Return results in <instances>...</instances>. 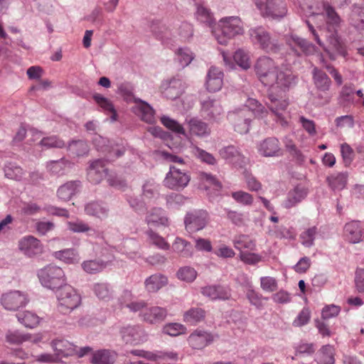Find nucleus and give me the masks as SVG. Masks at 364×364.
<instances>
[{
    "instance_id": "nucleus-2",
    "label": "nucleus",
    "mask_w": 364,
    "mask_h": 364,
    "mask_svg": "<svg viewBox=\"0 0 364 364\" xmlns=\"http://www.w3.org/2000/svg\"><path fill=\"white\" fill-rule=\"evenodd\" d=\"M38 277L43 286L55 289L65 284L66 278L62 268L55 265H48L40 269Z\"/></svg>"
},
{
    "instance_id": "nucleus-44",
    "label": "nucleus",
    "mask_w": 364,
    "mask_h": 364,
    "mask_svg": "<svg viewBox=\"0 0 364 364\" xmlns=\"http://www.w3.org/2000/svg\"><path fill=\"white\" fill-rule=\"evenodd\" d=\"M355 90L352 86L344 85L339 94L338 104L343 107H348L353 104L355 99Z\"/></svg>"
},
{
    "instance_id": "nucleus-33",
    "label": "nucleus",
    "mask_w": 364,
    "mask_h": 364,
    "mask_svg": "<svg viewBox=\"0 0 364 364\" xmlns=\"http://www.w3.org/2000/svg\"><path fill=\"white\" fill-rule=\"evenodd\" d=\"M188 125L191 134L204 137L210 133L208 124L197 117L191 118L188 121Z\"/></svg>"
},
{
    "instance_id": "nucleus-42",
    "label": "nucleus",
    "mask_w": 364,
    "mask_h": 364,
    "mask_svg": "<svg viewBox=\"0 0 364 364\" xmlns=\"http://www.w3.org/2000/svg\"><path fill=\"white\" fill-rule=\"evenodd\" d=\"M16 317L18 321L26 328H35L40 322V318L35 313L28 311L17 314Z\"/></svg>"
},
{
    "instance_id": "nucleus-48",
    "label": "nucleus",
    "mask_w": 364,
    "mask_h": 364,
    "mask_svg": "<svg viewBox=\"0 0 364 364\" xmlns=\"http://www.w3.org/2000/svg\"><path fill=\"white\" fill-rule=\"evenodd\" d=\"M68 149L70 153L77 156H83L88 154L89 146L82 140L72 141L68 146Z\"/></svg>"
},
{
    "instance_id": "nucleus-15",
    "label": "nucleus",
    "mask_w": 364,
    "mask_h": 364,
    "mask_svg": "<svg viewBox=\"0 0 364 364\" xmlns=\"http://www.w3.org/2000/svg\"><path fill=\"white\" fill-rule=\"evenodd\" d=\"M27 298L25 294L18 291H14L2 294L1 303L5 309L16 311L27 304Z\"/></svg>"
},
{
    "instance_id": "nucleus-35",
    "label": "nucleus",
    "mask_w": 364,
    "mask_h": 364,
    "mask_svg": "<svg viewBox=\"0 0 364 364\" xmlns=\"http://www.w3.org/2000/svg\"><path fill=\"white\" fill-rule=\"evenodd\" d=\"M167 283V277L161 274H152L144 282L145 287L149 292H156Z\"/></svg>"
},
{
    "instance_id": "nucleus-25",
    "label": "nucleus",
    "mask_w": 364,
    "mask_h": 364,
    "mask_svg": "<svg viewBox=\"0 0 364 364\" xmlns=\"http://www.w3.org/2000/svg\"><path fill=\"white\" fill-rule=\"evenodd\" d=\"M259 151L264 156H275L281 154L279 142L275 137H269L260 143Z\"/></svg>"
},
{
    "instance_id": "nucleus-40",
    "label": "nucleus",
    "mask_w": 364,
    "mask_h": 364,
    "mask_svg": "<svg viewBox=\"0 0 364 364\" xmlns=\"http://www.w3.org/2000/svg\"><path fill=\"white\" fill-rule=\"evenodd\" d=\"M74 164L70 161L62 158L59 160L51 161L47 165L48 170L54 175H63L66 168H71Z\"/></svg>"
},
{
    "instance_id": "nucleus-3",
    "label": "nucleus",
    "mask_w": 364,
    "mask_h": 364,
    "mask_svg": "<svg viewBox=\"0 0 364 364\" xmlns=\"http://www.w3.org/2000/svg\"><path fill=\"white\" fill-rule=\"evenodd\" d=\"M252 41L267 53H276L280 50L278 39L271 36L264 28L258 26L249 31Z\"/></svg>"
},
{
    "instance_id": "nucleus-64",
    "label": "nucleus",
    "mask_w": 364,
    "mask_h": 364,
    "mask_svg": "<svg viewBox=\"0 0 364 364\" xmlns=\"http://www.w3.org/2000/svg\"><path fill=\"white\" fill-rule=\"evenodd\" d=\"M185 327L177 323L166 324L163 328V332L171 336H177L183 333Z\"/></svg>"
},
{
    "instance_id": "nucleus-20",
    "label": "nucleus",
    "mask_w": 364,
    "mask_h": 364,
    "mask_svg": "<svg viewBox=\"0 0 364 364\" xmlns=\"http://www.w3.org/2000/svg\"><path fill=\"white\" fill-rule=\"evenodd\" d=\"M348 22L350 26L356 31H364V7L357 4H353L350 8V12L348 15Z\"/></svg>"
},
{
    "instance_id": "nucleus-31",
    "label": "nucleus",
    "mask_w": 364,
    "mask_h": 364,
    "mask_svg": "<svg viewBox=\"0 0 364 364\" xmlns=\"http://www.w3.org/2000/svg\"><path fill=\"white\" fill-rule=\"evenodd\" d=\"M122 340L131 345H136L142 341L140 335V328L137 326H127L120 329Z\"/></svg>"
},
{
    "instance_id": "nucleus-39",
    "label": "nucleus",
    "mask_w": 364,
    "mask_h": 364,
    "mask_svg": "<svg viewBox=\"0 0 364 364\" xmlns=\"http://www.w3.org/2000/svg\"><path fill=\"white\" fill-rule=\"evenodd\" d=\"M315 361L318 364H334L333 347L328 344L322 346L317 353Z\"/></svg>"
},
{
    "instance_id": "nucleus-10",
    "label": "nucleus",
    "mask_w": 364,
    "mask_h": 364,
    "mask_svg": "<svg viewBox=\"0 0 364 364\" xmlns=\"http://www.w3.org/2000/svg\"><path fill=\"white\" fill-rule=\"evenodd\" d=\"M209 215L206 210H196L188 213L184 218L186 230L193 233L203 230L207 225Z\"/></svg>"
},
{
    "instance_id": "nucleus-54",
    "label": "nucleus",
    "mask_w": 364,
    "mask_h": 364,
    "mask_svg": "<svg viewBox=\"0 0 364 364\" xmlns=\"http://www.w3.org/2000/svg\"><path fill=\"white\" fill-rule=\"evenodd\" d=\"M176 54L177 59L182 68L188 65L194 58L193 53L188 48H178Z\"/></svg>"
},
{
    "instance_id": "nucleus-4",
    "label": "nucleus",
    "mask_w": 364,
    "mask_h": 364,
    "mask_svg": "<svg viewBox=\"0 0 364 364\" xmlns=\"http://www.w3.org/2000/svg\"><path fill=\"white\" fill-rule=\"evenodd\" d=\"M267 98V101L265 102V105L274 115L275 120L282 126L287 125V121L284 116V112L289 105V100L282 95L274 92L272 89L268 90Z\"/></svg>"
},
{
    "instance_id": "nucleus-11",
    "label": "nucleus",
    "mask_w": 364,
    "mask_h": 364,
    "mask_svg": "<svg viewBox=\"0 0 364 364\" xmlns=\"http://www.w3.org/2000/svg\"><path fill=\"white\" fill-rule=\"evenodd\" d=\"M251 112L247 107L230 112L228 114V118L233 124L235 130L238 133L243 134L249 132L250 126Z\"/></svg>"
},
{
    "instance_id": "nucleus-58",
    "label": "nucleus",
    "mask_w": 364,
    "mask_h": 364,
    "mask_svg": "<svg viewBox=\"0 0 364 364\" xmlns=\"http://www.w3.org/2000/svg\"><path fill=\"white\" fill-rule=\"evenodd\" d=\"M234 60L243 70H247L250 68V61L248 55L242 50H237L234 55Z\"/></svg>"
},
{
    "instance_id": "nucleus-61",
    "label": "nucleus",
    "mask_w": 364,
    "mask_h": 364,
    "mask_svg": "<svg viewBox=\"0 0 364 364\" xmlns=\"http://www.w3.org/2000/svg\"><path fill=\"white\" fill-rule=\"evenodd\" d=\"M234 246L240 250L242 249L253 250L255 245L247 236L241 235L234 240Z\"/></svg>"
},
{
    "instance_id": "nucleus-62",
    "label": "nucleus",
    "mask_w": 364,
    "mask_h": 364,
    "mask_svg": "<svg viewBox=\"0 0 364 364\" xmlns=\"http://www.w3.org/2000/svg\"><path fill=\"white\" fill-rule=\"evenodd\" d=\"M328 40L336 51L340 54L344 55L345 49L343 44L336 31H333V32L328 36Z\"/></svg>"
},
{
    "instance_id": "nucleus-9",
    "label": "nucleus",
    "mask_w": 364,
    "mask_h": 364,
    "mask_svg": "<svg viewBox=\"0 0 364 364\" xmlns=\"http://www.w3.org/2000/svg\"><path fill=\"white\" fill-rule=\"evenodd\" d=\"M200 112L201 116L210 122H219L224 115L220 101L210 97L200 101Z\"/></svg>"
},
{
    "instance_id": "nucleus-55",
    "label": "nucleus",
    "mask_w": 364,
    "mask_h": 364,
    "mask_svg": "<svg viewBox=\"0 0 364 364\" xmlns=\"http://www.w3.org/2000/svg\"><path fill=\"white\" fill-rule=\"evenodd\" d=\"M39 144L46 149L51 148L61 149L65 146V142L56 136L43 137Z\"/></svg>"
},
{
    "instance_id": "nucleus-50",
    "label": "nucleus",
    "mask_w": 364,
    "mask_h": 364,
    "mask_svg": "<svg viewBox=\"0 0 364 364\" xmlns=\"http://www.w3.org/2000/svg\"><path fill=\"white\" fill-rule=\"evenodd\" d=\"M95 294L102 300L108 301L112 296V290L107 283H97L93 286Z\"/></svg>"
},
{
    "instance_id": "nucleus-26",
    "label": "nucleus",
    "mask_w": 364,
    "mask_h": 364,
    "mask_svg": "<svg viewBox=\"0 0 364 364\" xmlns=\"http://www.w3.org/2000/svg\"><path fill=\"white\" fill-rule=\"evenodd\" d=\"M324 0H301L302 11L309 16H314L323 14Z\"/></svg>"
},
{
    "instance_id": "nucleus-60",
    "label": "nucleus",
    "mask_w": 364,
    "mask_h": 364,
    "mask_svg": "<svg viewBox=\"0 0 364 364\" xmlns=\"http://www.w3.org/2000/svg\"><path fill=\"white\" fill-rule=\"evenodd\" d=\"M5 176L8 178L20 181L23 177V169L16 166H7L4 168Z\"/></svg>"
},
{
    "instance_id": "nucleus-43",
    "label": "nucleus",
    "mask_w": 364,
    "mask_h": 364,
    "mask_svg": "<svg viewBox=\"0 0 364 364\" xmlns=\"http://www.w3.org/2000/svg\"><path fill=\"white\" fill-rule=\"evenodd\" d=\"M145 235H146V240L149 244L161 250H166L169 249L170 246L165 239L157 232H154L151 228L146 230Z\"/></svg>"
},
{
    "instance_id": "nucleus-34",
    "label": "nucleus",
    "mask_w": 364,
    "mask_h": 364,
    "mask_svg": "<svg viewBox=\"0 0 364 364\" xmlns=\"http://www.w3.org/2000/svg\"><path fill=\"white\" fill-rule=\"evenodd\" d=\"M117 353L107 349L98 350L94 352L91 358L92 364H113Z\"/></svg>"
},
{
    "instance_id": "nucleus-38",
    "label": "nucleus",
    "mask_w": 364,
    "mask_h": 364,
    "mask_svg": "<svg viewBox=\"0 0 364 364\" xmlns=\"http://www.w3.org/2000/svg\"><path fill=\"white\" fill-rule=\"evenodd\" d=\"M86 214L95 216L99 218H105L108 215L109 209L103 203L98 202L88 203L85 207Z\"/></svg>"
},
{
    "instance_id": "nucleus-45",
    "label": "nucleus",
    "mask_w": 364,
    "mask_h": 364,
    "mask_svg": "<svg viewBox=\"0 0 364 364\" xmlns=\"http://www.w3.org/2000/svg\"><path fill=\"white\" fill-rule=\"evenodd\" d=\"M173 249L185 257H191L193 253L192 245L181 237H176L173 244Z\"/></svg>"
},
{
    "instance_id": "nucleus-46",
    "label": "nucleus",
    "mask_w": 364,
    "mask_h": 364,
    "mask_svg": "<svg viewBox=\"0 0 364 364\" xmlns=\"http://www.w3.org/2000/svg\"><path fill=\"white\" fill-rule=\"evenodd\" d=\"M183 316L186 322L195 325L204 320L205 312L201 308H192L186 311Z\"/></svg>"
},
{
    "instance_id": "nucleus-23",
    "label": "nucleus",
    "mask_w": 364,
    "mask_h": 364,
    "mask_svg": "<svg viewBox=\"0 0 364 364\" xmlns=\"http://www.w3.org/2000/svg\"><path fill=\"white\" fill-rule=\"evenodd\" d=\"M81 185V181L79 180L66 182L58 189L57 196L58 198L63 201L70 200L79 191Z\"/></svg>"
},
{
    "instance_id": "nucleus-49",
    "label": "nucleus",
    "mask_w": 364,
    "mask_h": 364,
    "mask_svg": "<svg viewBox=\"0 0 364 364\" xmlns=\"http://www.w3.org/2000/svg\"><path fill=\"white\" fill-rule=\"evenodd\" d=\"M245 285L250 289L246 293V296L250 303L257 309H261L263 306L262 296L252 289V283L249 279H245Z\"/></svg>"
},
{
    "instance_id": "nucleus-27",
    "label": "nucleus",
    "mask_w": 364,
    "mask_h": 364,
    "mask_svg": "<svg viewBox=\"0 0 364 364\" xmlns=\"http://www.w3.org/2000/svg\"><path fill=\"white\" fill-rule=\"evenodd\" d=\"M52 347L58 358L71 356L76 353V346L66 340H54L52 341Z\"/></svg>"
},
{
    "instance_id": "nucleus-12",
    "label": "nucleus",
    "mask_w": 364,
    "mask_h": 364,
    "mask_svg": "<svg viewBox=\"0 0 364 364\" xmlns=\"http://www.w3.org/2000/svg\"><path fill=\"white\" fill-rule=\"evenodd\" d=\"M286 41L287 44L297 56L313 55L316 52V48L313 43L297 35H290Z\"/></svg>"
},
{
    "instance_id": "nucleus-56",
    "label": "nucleus",
    "mask_w": 364,
    "mask_h": 364,
    "mask_svg": "<svg viewBox=\"0 0 364 364\" xmlns=\"http://www.w3.org/2000/svg\"><path fill=\"white\" fill-rule=\"evenodd\" d=\"M161 122L164 126H165L168 129L172 132L180 134H185V130L181 124H180L177 121L170 118L169 117L164 116L161 118Z\"/></svg>"
},
{
    "instance_id": "nucleus-1",
    "label": "nucleus",
    "mask_w": 364,
    "mask_h": 364,
    "mask_svg": "<svg viewBox=\"0 0 364 364\" xmlns=\"http://www.w3.org/2000/svg\"><path fill=\"white\" fill-rule=\"evenodd\" d=\"M243 28L237 16L225 17L220 20L218 27L213 31V35L221 45H226L229 40L242 34Z\"/></svg>"
},
{
    "instance_id": "nucleus-21",
    "label": "nucleus",
    "mask_w": 364,
    "mask_h": 364,
    "mask_svg": "<svg viewBox=\"0 0 364 364\" xmlns=\"http://www.w3.org/2000/svg\"><path fill=\"white\" fill-rule=\"evenodd\" d=\"M19 249L28 256H33L41 253L43 250L41 242L33 236L23 237L19 241Z\"/></svg>"
},
{
    "instance_id": "nucleus-14",
    "label": "nucleus",
    "mask_w": 364,
    "mask_h": 364,
    "mask_svg": "<svg viewBox=\"0 0 364 364\" xmlns=\"http://www.w3.org/2000/svg\"><path fill=\"white\" fill-rule=\"evenodd\" d=\"M107 168H106V161L104 159H99L90 162L87 170L88 180L94 183H100L104 178L107 176Z\"/></svg>"
},
{
    "instance_id": "nucleus-52",
    "label": "nucleus",
    "mask_w": 364,
    "mask_h": 364,
    "mask_svg": "<svg viewBox=\"0 0 364 364\" xmlns=\"http://www.w3.org/2000/svg\"><path fill=\"white\" fill-rule=\"evenodd\" d=\"M176 275L182 281L192 282L197 277V272L191 267L185 266L178 270Z\"/></svg>"
},
{
    "instance_id": "nucleus-18",
    "label": "nucleus",
    "mask_w": 364,
    "mask_h": 364,
    "mask_svg": "<svg viewBox=\"0 0 364 364\" xmlns=\"http://www.w3.org/2000/svg\"><path fill=\"white\" fill-rule=\"evenodd\" d=\"M223 73L218 68L211 66L207 74L206 88L209 92L219 91L223 84Z\"/></svg>"
},
{
    "instance_id": "nucleus-59",
    "label": "nucleus",
    "mask_w": 364,
    "mask_h": 364,
    "mask_svg": "<svg viewBox=\"0 0 364 364\" xmlns=\"http://www.w3.org/2000/svg\"><path fill=\"white\" fill-rule=\"evenodd\" d=\"M55 257L68 264L74 263L76 260V253L73 249L57 251L55 252Z\"/></svg>"
},
{
    "instance_id": "nucleus-19",
    "label": "nucleus",
    "mask_w": 364,
    "mask_h": 364,
    "mask_svg": "<svg viewBox=\"0 0 364 364\" xmlns=\"http://www.w3.org/2000/svg\"><path fill=\"white\" fill-rule=\"evenodd\" d=\"M167 315L166 309L160 306H151L146 308L144 311L139 314L141 319L151 324H155L163 321Z\"/></svg>"
},
{
    "instance_id": "nucleus-7",
    "label": "nucleus",
    "mask_w": 364,
    "mask_h": 364,
    "mask_svg": "<svg viewBox=\"0 0 364 364\" xmlns=\"http://www.w3.org/2000/svg\"><path fill=\"white\" fill-rule=\"evenodd\" d=\"M256 6L264 16L274 20H280L287 14V4L284 0H257Z\"/></svg>"
},
{
    "instance_id": "nucleus-51",
    "label": "nucleus",
    "mask_w": 364,
    "mask_h": 364,
    "mask_svg": "<svg viewBox=\"0 0 364 364\" xmlns=\"http://www.w3.org/2000/svg\"><path fill=\"white\" fill-rule=\"evenodd\" d=\"M196 15L198 21L209 26H211L214 23L212 13L203 6H198Z\"/></svg>"
},
{
    "instance_id": "nucleus-6",
    "label": "nucleus",
    "mask_w": 364,
    "mask_h": 364,
    "mask_svg": "<svg viewBox=\"0 0 364 364\" xmlns=\"http://www.w3.org/2000/svg\"><path fill=\"white\" fill-rule=\"evenodd\" d=\"M58 310L66 314L77 306L81 303V297L75 289L70 285L65 284L59 290L58 295Z\"/></svg>"
},
{
    "instance_id": "nucleus-36",
    "label": "nucleus",
    "mask_w": 364,
    "mask_h": 364,
    "mask_svg": "<svg viewBox=\"0 0 364 364\" xmlns=\"http://www.w3.org/2000/svg\"><path fill=\"white\" fill-rule=\"evenodd\" d=\"M219 154L223 159L234 164H240L243 161V156L238 149L232 145L222 148Z\"/></svg>"
},
{
    "instance_id": "nucleus-28",
    "label": "nucleus",
    "mask_w": 364,
    "mask_h": 364,
    "mask_svg": "<svg viewBox=\"0 0 364 364\" xmlns=\"http://www.w3.org/2000/svg\"><path fill=\"white\" fill-rule=\"evenodd\" d=\"M311 74L314 84L317 90L326 92L330 89L331 80L323 70L314 67Z\"/></svg>"
},
{
    "instance_id": "nucleus-32",
    "label": "nucleus",
    "mask_w": 364,
    "mask_h": 364,
    "mask_svg": "<svg viewBox=\"0 0 364 364\" xmlns=\"http://www.w3.org/2000/svg\"><path fill=\"white\" fill-rule=\"evenodd\" d=\"M134 101L139 102V105L134 107L136 114H137L142 121L148 124L154 123L155 117L153 108L148 103L141 100L136 99Z\"/></svg>"
},
{
    "instance_id": "nucleus-8",
    "label": "nucleus",
    "mask_w": 364,
    "mask_h": 364,
    "mask_svg": "<svg viewBox=\"0 0 364 364\" xmlns=\"http://www.w3.org/2000/svg\"><path fill=\"white\" fill-rule=\"evenodd\" d=\"M191 180L188 171L182 170L176 166H170L169 171L164 180V185L173 191H181L186 188Z\"/></svg>"
},
{
    "instance_id": "nucleus-41",
    "label": "nucleus",
    "mask_w": 364,
    "mask_h": 364,
    "mask_svg": "<svg viewBox=\"0 0 364 364\" xmlns=\"http://www.w3.org/2000/svg\"><path fill=\"white\" fill-rule=\"evenodd\" d=\"M108 264L107 262H105L101 259H90L84 261L82 263V268L88 274H97L105 269Z\"/></svg>"
},
{
    "instance_id": "nucleus-63",
    "label": "nucleus",
    "mask_w": 364,
    "mask_h": 364,
    "mask_svg": "<svg viewBox=\"0 0 364 364\" xmlns=\"http://www.w3.org/2000/svg\"><path fill=\"white\" fill-rule=\"evenodd\" d=\"M260 286L264 291L273 292L277 289V280L272 277H262L260 278Z\"/></svg>"
},
{
    "instance_id": "nucleus-53",
    "label": "nucleus",
    "mask_w": 364,
    "mask_h": 364,
    "mask_svg": "<svg viewBox=\"0 0 364 364\" xmlns=\"http://www.w3.org/2000/svg\"><path fill=\"white\" fill-rule=\"evenodd\" d=\"M95 102L105 110L112 113V119L116 120L117 113L112 102L107 98L100 94H95L93 96Z\"/></svg>"
},
{
    "instance_id": "nucleus-37",
    "label": "nucleus",
    "mask_w": 364,
    "mask_h": 364,
    "mask_svg": "<svg viewBox=\"0 0 364 364\" xmlns=\"http://www.w3.org/2000/svg\"><path fill=\"white\" fill-rule=\"evenodd\" d=\"M348 177L347 172L337 173L327 176L326 181L333 191H341L346 186Z\"/></svg>"
},
{
    "instance_id": "nucleus-29",
    "label": "nucleus",
    "mask_w": 364,
    "mask_h": 364,
    "mask_svg": "<svg viewBox=\"0 0 364 364\" xmlns=\"http://www.w3.org/2000/svg\"><path fill=\"white\" fill-rule=\"evenodd\" d=\"M145 222L151 226L167 225L168 218L162 208H153L146 213Z\"/></svg>"
},
{
    "instance_id": "nucleus-57",
    "label": "nucleus",
    "mask_w": 364,
    "mask_h": 364,
    "mask_svg": "<svg viewBox=\"0 0 364 364\" xmlns=\"http://www.w3.org/2000/svg\"><path fill=\"white\" fill-rule=\"evenodd\" d=\"M317 234V228L316 226L308 228L300 235L301 243L307 247H310L314 245L315 236Z\"/></svg>"
},
{
    "instance_id": "nucleus-47",
    "label": "nucleus",
    "mask_w": 364,
    "mask_h": 364,
    "mask_svg": "<svg viewBox=\"0 0 364 364\" xmlns=\"http://www.w3.org/2000/svg\"><path fill=\"white\" fill-rule=\"evenodd\" d=\"M5 338L6 342L12 345H19L31 338L28 333H23L18 330H8Z\"/></svg>"
},
{
    "instance_id": "nucleus-13",
    "label": "nucleus",
    "mask_w": 364,
    "mask_h": 364,
    "mask_svg": "<svg viewBox=\"0 0 364 364\" xmlns=\"http://www.w3.org/2000/svg\"><path fill=\"white\" fill-rule=\"evenodd\" d=\"M185 88L184 82L178 76L165 80L161 85L164 97L171 100L178 98L184 92Z\"/></svg>"
},
{
    "instance_id": "nucleus-5",
    "label": "nucleus",
    "mask_w": 364,
    "mask_h": 364,
    "mask_svg": "<svg viewBox=\"0 0 364 364\" xmlns=\"http://www.w3.org/2000/svg\"><path fill=\"white\" fill-rule=\"evenodd\" d=\"M259 81L265 86H273L274 75L279 69L273 59L263 56L257 60L254 66Z\"/></svg>"
},
{
    "instance_id": "nucleus-17",
    "label": "nucleus",
    "mask_w": 364,
    "mask_h": 364,
    "mask_svg": "<svg viewBox=\"0 0 364 364\" xmlns=\"http://www.w3.org/2000/svg\"><path fill=\"white\" fill-rule=\"evenodd\" d=\"M188 341L191 348L200 350L213 341V336L205 331L196 329L188 336Z\"/></svg>"
},
{
    "instance_id": "nucleus-24",
    "label": "nucleus",
    "mask_w": 364,
    "mask_h": 364,
    "mask_svg": "<svg viewBox=\"0 0 364 364\" xmlns=\"http://www.w3.org/2000/svg\"><path fill=\"white\" fill-rule=\"evenodd\" d=\"M344 232L350 243L356 244L362 241L363 228L359 220H352L344 226Z\"/></svg>"
},
{
    "instance_id": "nucleus-22",
    "label": "nucleus",
    "mask_w": 364,
    "mask_h": 364,
    "mask_svg": "<svg viewBox=\"0 0 364 364\" xmlns=\"http://www.w3.org/2000/svg\"><path fill=\"white\" fill-rule=\"evenodd\" d=\"M308 194V189L302 186H296L294 189L287 193L286 200L284 201V207L289 209L294 207L301 202Z\"/></svg>"
},
{
    "instance_id": "nucleus-16",
    "label": "nucleus",
    "mask_w": 364,
    "mask_h": 364,
    "mask_svg": "<svg viewBox=\"0 0 364 364\" xmlns=\"http://www.w3.org/2000/svg\"><path fill=\"white\" fill-rule=\"evenodd\" d=\"M298 82V77L289 70L278 69L274 75L273 85H277V87L283 91H287L295 87Z\"/></svg>"
},
{
    "instance_id": "nucleus-30",
    "label": "nucleus",
    "mask_w": 364,
    "mask_h": 364,
    "mask_svg": "<svg viewBox=\"0 0 364 364\" xmlns=\"http://www.w3.org/2000/svg\"><path fill=\"white\" fill-rule=\"evenodd\" d=\"M326 24L329 29L336 31L342 23V18L336 11L335 8L328 2L324 4L323 14Z\"/></svg>"
}]
</instances>
